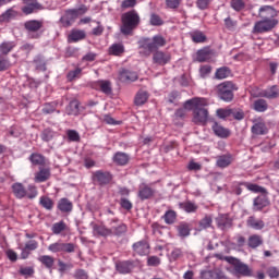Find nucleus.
Listing matches in <instances>:
<instances>
[{
	"instance_id": "obj_1",
	"label": "nucleus",
	"mask_w": 279,
	"mask_h": 279,
	"mask_svg": "<svg viewBox=\"0 0 279 279\" xmlns=\"http://www.w3.org/2000/svg\"><path fill=\"white\" fill-rule=\"evenodd\" d=\"M140 54L143 58H149L154 51H158L160 47H165L167 45V39L162 37V35H155L153 38L144 37L140 39Z\"/></svg>"
},
{
	"instance_id": "obj_2",
	"label": "nucleus",
	"mask_w": 279,
	"mask_h": 279,
	"mask_svg": "<svg viewBox=\"0 0 279 279\" xmlns=\"http://www.w3.org/2000/svg\"><path fill=\"white\" fill-rule=\"evenodd\" d=\"M122 25L120 27L121 33L124 36H130L138 27L141 23V16L136 10L128 11L121 16Z\"/></svg>"
},
{
	"instance_id": "obj_3",
	"label": "nucleus",
	"mask_w": 279,
	"mask_h": 279,
	"mask_svg": "<svg viewBox=\"0 0 279 279\" xmlns=\"http://www.w3.org/2000/svg\"><path fill=\"white\" fill-rule=\"evenodd\" d=\"M246 189L252 193H262V195L254 198L253 210H263V208L269 206V198L267 197L269 192H267V189L254 183H246Z\"/></svg>"
},
{
	"instance_id": "obj_4",
	"label": "nucleus",
	"mask_w": 279,
	"mask_h": 279,
	"mask_svg": "<svg viewBox=\"0 0 279 279\" xmlns=\"http://www.w3.org/2000/svg\"><path fill=\"white\" fill-rule=\"evenodd\" d=\"M206 106H208V100L203 98L199 105L196 108H194L193 123H195L196 125H206V123H208L209 113Z\"/></svg>"
},
{
	"instance_id": "obj_5",
	"label": "nucleus",
	"mask_w": 279,
	"mask_h": 279,
	"mask_svg": "<svg viewBox=\"0 0 279 279\" xmlns=\"http://www.w3.org/2000/svg\"><path fill=\"white\" fill-rule=\"evenodd\" d=\"M217 90L219 99L230 102L234 99V90H239V87L232 82H223L217 86Z\"/></svg>"
},
{
	"instance_id": "obj_6",
	"label": "nucleus",
	"mask_w": 279,
	"mask_h": 279,
	"mask_svg": "<svg viewBox=\"0 0 279 279\" xmlns=\"http://www.w3.org/2000/svg\"><path fill=\"white\" fill-rule=\"evenodd\" d=\"M86 12H88V9L86 8V5H82L78 9H70L60 19V22L62 23V25H64V27H71V25L73 24V21H75L77 16L82 14H86Z\"/></svg>"
},
{
	"instance_id": "obj_7",
	"label": "nucleus",
	"mask_w": 279,
	"mask_h": 279,
	"mask_svg": "<svg viewBox=\"0 0 279 279\" xmlns=\"http://www.w3.org/2000/svg\"><path fill=\"white\" fill-rule=\"evenodd\" d=\"M225 260H227V263H230V265H233V269L235 274H239V276H252V269H250V266H247V264L241 262V259L227 256L225 257Z\"/></svg>"
},
{
	"instance_id": "obj_8",
	"label": "nucleus",
	"mask_w": 279,
	"mask_h": 279,
	"mask_svg": "<svg viewBox=\"0 0 279 279\" xmlns=\"http://www.w3.org/2000/svg\"><path fill=\"white\" fill-rule=\"evenodd\" d=\"M278 25V20H260L255 23L253 34H265L271 32Z\"/></svg>"
},
{
	"instance_id": "obj_9",
	"label": "nucleus",
	"mask_w": 279,
	"mask_h": 279,
	"mask_svg": "<svg viewBox=\"0 0 279 279\" xmlns=\"http://www.w3.org/2000/svg\"><path fill=\"white\" fill-rule=\"evenodd\" d=\"M43 25H45V23L38 20H29L24 23V27L28 32L29 38H35V39L40 38L41 34L36 32H39V29H43Z\"/></svg>"
},
{
	"instance_id": "obj_10",
	"label": "nucleus",
	"mask_w": 279,
	"mask_h": 279,
	"mask_svg": "<svg viewBox=\"0 0 279 279\" xmlns=\"http://www.w3.org/2000/svg\"><path fill=\"white\" fill-rule=\"evenodd\" d=\"M49 252L58 253L63 252L65 254H73L75 252V244L74 243H64L62 241H58L52 243L48 246Z\"/></svg>"
},
{
	"instance_id": "obj_11",
	"label": "nucleus",
	"mask_w": 279,
	"mask_h": 279,
	"mask_svg": "<svg viewBox=\"0 0 279 279\" xmlns=\"http://www.w3.org/2000/svg\"><path fill=\"white\" fill-rule=\"evenodd\" d=\"M93 182L99 184V186H106L112 182V174L108 171L98 170L93 173Z\"/></svg>"
},
{
	"instance_id": "obj_12",
	"label": "nucleus",
	"mask_w": 279,
	"mask_h": 279,
	"mask_svg": "<svg viewBox=\"0 0 279 279\" xmlns=\"http://www.w3.org/2000/svg\"><path fill=\"white\" fill-rule=\"evenodd\" d=\"M258 16L262 20L277 21L278 11L271 5H264L259 8Z\"/></svg>"
},
{
	"instance_id": "obj_13",
	"label": "nucleus",
	"mask_w": 279,
	"mask_h": 279,
	"mask_svg": "<svg viewBox=\"0 0 279 279\" xmlns=\"http://www.w3.org/2000/svg\"><path fill=\"white\" fill-rule=\"evenodd\" d=\"M117 221H119V219H112L109 223L111 235H113V236L125 235L128 233V225H125V223L114 225V223H117Z\"/></svg>"
},
{
	"instance_id": "obj_14",
	"label": "nucleus",
	"mask_w": 279,
	"mask_h": 279,
	"mask_svg": "<svg viewBox=\"0 0 279 279\" xmlns=\"http://www.w3.org/2000/svg\"><path fill=\"white\" fill-rule=\"evenodd\" d=\"M153 62L154 64H159V66H165V64H169V62H171V54L156 50L153 54Z\"/></svg>"
},
{
	"instance_id": "obj_15",
	"label": "nucleus",
	"mask_w": 279,
	"mask_h": 279,
	"mask_svg": "<svg viewBox=\"0 0 279 279\" xmlns=\"http://www.w3.org/2000/svg\"><path fill=\"white\" fill-rule=\"evenodd\" d=\"M217 227L220 230H228L232 228V219L228 216V214H221L216 218Z\"/></svg>"
},
{
	"instance_id": "obj_16",
	"label": "nucleus",
	"mask_w": 279,
	"mask_h": 279,
	"mask_svg": "<svg viewBox=\"0 0 279 279\" xmlns=\"http://www.w3.org/2000/svg\"><path fill=\"white\" fill-rule=\"evenodd\" d=\"M138 197L142 199V202H145V199H149V197L154 196V190L149 187L147 184L142 183L138 187Z\"/></svg>"
},
{
	"instance_id": "obj_17",
	"label": "nucleus",
	"mask_w": 279,
	"mask_h": 279,
	"mask_svg": "<svg viewBox=\"0 0 279 279\" xmlns=\"http://www.w3.org/2000/svg\"><path fill=\"white\" fill-rule=\"evenodd\" d=\"M133 250L140 256H147L149 254V244L146 241H140L133 244Z\"/></svg>"
},
{
	"instance_id": "obj_18",
	"label": "nucleus",
	"mask_w": 279,
	"mask_h": 279,
	"mask_svg": "<svg viewBox=\"0 0 279 279\" xmlns=\"http://www.w3.org/2000/svg\"><path fill=\"white\" fill-rule=\"evenodd\" d=\"M211 130L219 138H228V136H230V131L217 122H214Z\"/></svg>"
},
{
	"instance_id": "obj_19",
	"label": "nucleus",
	"mask_w": 279,
	"mask_h": 279,
	"mask_svg": "<svg viewBox=\"0 0 279 279\" xmlns=\"http://www.w3.org/2000/svg\"><path fill=\"white\" fill-rule=\"evenodd\" d=\"M213 58V50L203 48L196 52V62H208Z\"/></svg>"
},
{
	"instance_id": "obj_20",
	"label": "nucleus",
	"mask_w": 279,
	"mask_h": 279,
	"mask_svg": "<svg viewBox=\"0 0 279 279\" xmlns=\"http://www.w3.org/2000/svg\"><path fill=\"white\" fill-rule=\"evenodd\" d=\"M12 192L17 199H23V197H27V190H25V186H23L22 183H14L12 185Z\"/></svg>"
},
{
	"instance_id": "obj_21",
	"label": "nucleus",
	"mask_w": 279,
	"mask_h": 279,
	"mask_svg": "<svg viewBox=\"0 0 279 279\" xmlns=\"http://www.w3.org/2000/svg\"><path fill=\"white\" fill-rule=\"evenodd\" d=\"M136 80H138L136 72H131L128 70L120 72V81L124 83L136 82Z\"/></svg>"
},
{
	"instance_id": "obj_22",
	"label": "nucleus",
	"mask_w": 279,
	"mask_h": 279,
	"mask_svg": "<svg viewBox=\"0 0 279 279\" xmlns=\"http://www.w3.org/2000/svg\"><path fill=\"white\" fill-rule=\"evenodd\" d=\"M86 38V32L80 29H73L68 37L69 43H80Z\"/></svg>"
},
{
	"instance_id": "obj_23",
	"label": "nucleus",
	"mask_w": 279,
	"mask_h": 279,
	"mask_svg": "<svg viewBox=\"0 0 279 279\" xmlns=\"http://www.w3.org/2000/svg\"><path fill=\"white\" fill-rule=\"evenodd\" d=\"M51 178L49 168H43L35 174V182H47Z\"/></svg>"
},
{
	"instance_id": "obj_24",
	"label": "nucleus",
	"mask_w": 279,
	"mask_h": 279,
	"mask_svg": "<svg viewBox=\"0 0 279 279\" xmlns=\"http://www.w3.org/2000/svg\"><path fill=\"white\" fill-rule=\"evenodd\" d=\"M113 162H116V165H120V167H123L130 162V156L125 153L118 151L113 156Z\"/></svg>"
},
{
	"instance_id": "obj_25",
	"label": "nucleus",
	"mask_w": 279,
	"mask_h": 279,
	"mask_svg": "<svg viewBox=\"0 0 279 279\" xmlns=\"http://www.w3.org/2000/svg\"><path fill=\"white\" fill-rule=\"evenodd\" d=\"M148 99H149V94L146 90H140L135 95L134 104L135 106H144V104H147Z\"/></svg>"
},
{
	"instance_id": "obj_26",
	"label": "nucleus",
	"mask_w": 279,
	"mask_h": 279,
	"mask_svg": "<svg viewBox=\"0 0 279 279\" xmlns=\"http://www.w3.org/2000/svg\"><path fill=\"white\" fill-rule=\"evenodd\" d=\"M65 112L69 116L77 117V114H80V101H70L69 106L65 108Z\"/></svg>"
},
{
	"instance_id": "obj_27",
	"label": "nucleus",
	"mask_w": 279,
	"mask_h": 279,
	"mask_svg": "<svg viewBox=\"0 0 279 279\" xmlns=\"http://www.w3.org/2000/svg\"><path fill=\"white\" fill-rule=\"evenodd\" d=\"M58 208L61 213H71L73 210V203L69 198H61L58 203Z\"/></svg>"
},
{
	"instance_id": "obj_28",
	"label": "nucleus",
	"mask_w": 279,
	"mask_h": 279,
	"mask_svg": "<svg viewBox=\"0 0 279 279\" xmlns=\"http://www.w3.org/2000/svg\"><path fill=\"white\" fill-rule=\"evenodd\" d=\"M247 227L253 228V230H263V228H265V221L255 219L254 216H251L247 219Z\"/></svg>"
},
{
	"instance_id": "obj_29",
	"label": "nucleus",
	"mask_w": 279,
	"mask_h": 279,
	"mask_svg": "<svg viewBox=\"0 0 279 279\" xmlns=\"http://www.w3.org/2000/svg\"><path fill=\"white\" fill-rule=\"evenodd\" d=\"M216 165L220 169H226V167L232 165V157L230 155H221L218 157Z\"/></svg>"
},
{
	"instance_id": "obj_30",
	"label": "nucleus",
	"mask_w": 279,
	"mask_h": 279,
	"mask_svg": "<svg viewBox=\"0 0 279 279\" xmlns=\"http://www.w3.org/2000/svg\"><path fill=\"white\" fill-rule=\"evenodd\" d=\"M248 247H252V250H256V247H260L263 245V236L258 234H253L248 238L247 242Z\"/></svg>"
},
{
	"instance_id": "obj_31",
	"label": "nucleus",
	"mask_w": 279,
	"mask_h": 279,
	"mask_svg": "<svg viewBox=\"0 0 279 279\" xmlns=\"http://www.w3.org/2000/svg\"><path fill=\"white\" fill-rule=\"evenodd\" d=\"M262 97H265L266 99H278L279 92L277 86H272L268 89H265L260 94Z\"/></svg>"
},
{
	"instance_id": "obj_32",
	"label": "nucleus",
	"mask_w": 279,
	"mask_h": 279,
	"mask_svg": "<svg viewBox=\"0 0 279 279\" xmlns=\"http://www.w3.org/2000/svg\"><path fill=\"white\" fill-rule=\"evenodd\" d=\"M93 230H94V234L96 236H110L111 235L110 229L106 228V226L95 225Z\"/></svg>"
},
{
	"instance_id": "obj_33",
	"label": "nucleus",
	"mask_w": 279,
	"mask_h": 279,
	"mask_svg": "<svg viewBox=\"0 0 279 279\" xmlns=\"http://www.w3.org/2000/svg\"><path fill=\"white\" fill-rule=\"evenodd\" d=\"M179 208H181V210H184L185 213H197L198 207L195 203L187 201L184 203H180Z\"/></svg>"
},
{
	"instance_id": "obj_34",
	"label": "nucleus",
	"mask_w": 279,
	"mask_h": 279,
	"mask_svg": "<svg viewBox=\"0 0 279 279\" xmlns=\"http://www.w3.org/2000/svg\"><path fill=\"white\" fill-rule=\"evenodd\" d=\"M208 228H213V216L206 215L198 222V230H208Z\"/></svg>"
},
{
	"instance_id": "obj_35",
	"label": "nucleus",
	"mask_w": 279,
	"mask_h": 279,
	"mask_svg": "<svg viewBox=\"0 0 279 279\" xmlns=\"http://www.w3.org/2000/svg\"><path fill=\"white\" fill-rule=\"evenodd\" d=\"M116 269L119 271V274H130V271H132V263L120 262L116 265Z\"/></svg>"
},
{
	"instance_id": "obj_36",
	"label": "nucleus",
	"mask_w": 279,
	"mask_h": 279,
	"mask_svg": "<svg viewBox=\"0 0 279 279\" xmlns=\"http://www.w3.org/2000/svg\"><path fill=\"white\" fill-rule=\"evenodd\" d=\"M253 108L256 112H265L269 108V105H267V100L265 99H257L254 101Z\"/></svg>"
},
{
	"instance_id": "obj_37",
	"label": "nucleus",
	"mask_w": 279,
	"mask_h": 279,
	"mask_svg": "<svg viewBox=\"0 0 279 279\" xmlns=\"http://www.w3.org/2000/svg\"><path fill=\"white\" fill-rule=\"evenodd\" d=\"M252 132L256 134L257 136H260L263 134H267V126L265 125V122H256L252 126Z\"/></svg>"
},
{
	"instance_id": "obj_38",
	"label": "nucleus",
	"mask_w": 279,
	"mask_h": 279,
	"mask_svg": "<svg viewBox=\"0 0 279 279\" xmlns=\"http://www.w3.org/2000/svg\"><path fill=\"white\" fill-rule=\"evenodd\" d=\"M14 47H16L14 41H4L0 45V53H2V56H8Z\"/></svg>"
},
{
	"instance_id": "obj_39",
	"label": "nucleus",
	"mask_w": 279,
	"mask_h": 279,
	"mask_svg": "<svg viewBox=\"0 0 279 279\" xmlns=\"http://www.w3.org/2000/svg\"><path fill=\"white\" fill-rule=\"evenodd\" d=\"M202 100H204V98H192L190 100H186L183 105V109L195 110V108H197Z\"/></svg>"
},
{
	"instance_id": "obj_40",
	"label": "nucleus",
	"mask_w": 279,
	"mask_h": 279,
	"mask_svg": "<svg viewBox=\"0 0 279 279\" xmlns=\"http://www.w3.org/2000/svg\"><path fill=\"white\" fill-rule=\"evenodd\" d=\"M124 52H125V47L123 46V44H113L109 48V53L111 56H121Z\"/></svg>"
},
{
	"instance_id": "obj_41",
	"label": "nucleus",
	"mask_w": 279,
	"mask_h": 279,
	"mask_svg": "<svg viewBox=\"0 0 279 279\" xmlns=\"http://www.w3.org/2000/svg\"><path fill=\"white\" fill-rule=\"evenodd\" d=\"M33 62L37 71H47V63L45 62V58L43 56H36Z\"/></svg>"
},
{
	"instance_id": "obj_42",
	"label": "nucleus",
	"mask_w": 279,
	"mask_h": 279,
	"mask_svg": "<svg viewBox=\"0 0 279 279\" xmlns=\"http://www.w3.org/2000/svg\"><path fill=\"white\" fill-rule=\"evenodd\" d=\"M99 88L105 95H112V83L110 81H100Z\"/></svg>"
},
{
	"instance_id": "obj_43",
	"label": "nucleus",
	"mask_w": 279,
	"mask_h": 279,
	"mask_svg": "<svg viewBox=\"0 0 279 279\" xmlns=\"http://www.w3.org/2000/svg\"><path fill=\"white\" fill-rule=\"evenodd\" d=\"M193 43H206V35L202 31H194L190 33Z\"/></svg>"
},
{
	"instance_id": "obj_44",
	"label": "nucleus",
	"mask_w": 279,
	"mask_h": 279,
	"mask_svg": "<svg viewBox=\"0 0 279 279\" xmlns=\"http://www.w3.org/2000/svg\"><path fill=\"white\" fill-rule=\"evenodd\" d=\"M14 16H16L14 10L9 9L0 15V23H9L10 21H12V19H14Z\"/></svg>"
},
{
	"instance_id": "obj_45",
	"label": "nucleus",
	"mask_w": 279,
	"mask_h": 279,
	"mask_svg": "<svg viewBox=\"0 0 279 279\" xmlns=\"http://www.w3.org/2000/svg\"><path fill=\"white\" fill-rule=\"evenodd\" d=\"M56 138V132L51 129H46L41 132V141L45 143H49V141H53Z\"/></svg>"
},
{
	"instance_id": "obj_46",
	"label": "nucleus",
	"mask_w": 279,
	"mask_h": 279,
	"mask_svg": "<svg viewBox=\"0 0 279 279\" xmlns=\"http://www.w3.org/2000/svg\"><path fill=\"white\" fill-rule=\"evenodd\" d=\"M216 78L217 80H226V77H230V69L227 68V66H223V68H219L217 71H216Z\"/></svg>"
},
{
	"instance_id": "obj_47",
	"label": "nucleus",
	"mask_w": 279,
	"mask_h": 279,
	"mask_svg": "<svg viewBox=\"0 0 279 279\" xmlns=\"http://www.w3.org/2000/svg\"><path fill=\"white\" fill-rule=\"evenodd\" d=\"M39 263L45 265L48 269H51L53 267V257L49 255H43L38 258Z\"/></svg>"
},
{
	"instance_id": "obj_48",
	"label": "nucleus",
	"mask_w": 279,
	"mask_h": 279,
	"mask_svg": "<svg viewBox=\"0 0 279 279\" xmlns=\"http://www.w3.org/2000/svg\"><path fill=\"white\" fill-rule=\"evenodd\" d=\"M39 204L43 206V208H46V210H52L53 208V201L47 196H41Z\"/></svg>"
},
{
	"instance_id": "obj_49",
	"label": "nucleus",
	"mask_w": 279,
	"mask_h": 279,
	"mask_svg": "<svg viewBox=\"0 0 279 279\" xmlns=\"http://www.w3.org/2000/svg\"><path fill=\"white\" fill-rule=\"evenodd\" d=\"M179 236L186 238L191 234V228L186 223H181L178 226Z\"/></svg>"
},
{
	"instance_id": "obj_50",
	"label": "nucleus",
	"mask_w": 279,
	"mask_h": 279,
	"mask_svg": "<svg viewBox=\"0 0 279 279\" xmlns=\"http://www.w3.org/2000/svg\"><path fill=\"white\" fill-rule=\"evenodd\" d=\"M64 230H66V223H64V221H59L52 225L53 234H61Z\"/></svg>"
},
{
	"instance_id": "obj_51",
	"label": "nucleus",
	"mask_w": 279,
	"mask_h": 279,
	"mask_svg": "<svg viewBox=\"0 0 279 279\" xmlns=\"http://www.w3.org/2000/svg\"><path fill=\"white\" fill-rule=\"evenodd\" d=\"M175 211L173 210H168L165 216H163V219H165V222L168 223L169 226H171V223H175Z\"/></svg>"
},
{
	"instance_id": "obj_52",
	"label": "nucleus",
	"mask_w": 279,
	"mask_h": 279,
	"mask_svg": "<svg viewBox=\"0 0 279 279\" xmlns=\"http://www.w3.org/2000/svg\"><path fill=\"white\" fill-rule=\"evenodd\" d=\"M29 160L33 165H45V157L40 154H32Z\"/></svg>"
},
{
	"instance_id": "obj_53",
	"label": "nucleus",
	"mask_w": 279,
	"mask_h": 279,
	"mask_svg": "<svg viewBox=\"0 0 279 279\" xmlns=\"http://www.w3.org/2000/svg\"><path fill=\"white\" fill-rule=\"evenodd\" d=\"M216 114L218 119H228L232 116V109H218Z\"/></svg>"
},
{
	"instance_id": "obj_54",
	"label": "nucleus",
	"mask_w": 279,
	"mask_h": 279,
	"mask_svg": "<svg viewBox=\"0 0 279 279\" xmlns=\"http://www.w3.org/2000/svg\"><path fill=\"white\" fill-rule=\"evenodd\" d=\"M231 8H233L235 12H241V10L245 8V2H243V0H231Z\"/></svg>"
},
{
	"instance_id": "obj_55",
	"label": "nucleus",
	"mask_w": 279,
	"mask_h": 279,
	"mask_svg": "<svg viewBox=\"0 0 279 279\" xmlns=\"http://www.w3.org/2000/svg\"><path fill=\"white\" fill-rule=\"evenodd\" d=\"M225 26L230 32H234V29L236 28V21L232 20V17H227L225 19Z\"/></svg>"
},
{
	"instance_id": "obj_56",
	"label": "nucleus",
	"mask_w": 279,
	"mask_h": 279,
	"mask_svg": "<svg viewBox=\"0 0 279 279\" xmlns=\"http://www.w3.org/2000/svg\"><path fill=\"white\" fill-rule=\"evenodd\" d=\"M38 195V191L36 190L35 185H28V189L26 191V197L28 199H34Z\"/></svg>"
},
{
	"instance_id": "obj_57",
	"label": "nucleus",
	"mask_w": 279,
	"mask_h": 279,
	"mask_svg": "<svg viewBox=\"0 0 279 279\" xmlns=\"http://www.w3.org/2000/svg\"><path fill=\"white\" fill-rule=\"evenodd\" d=\"M210 3H213V0H196V8H198V10H208Z\"/></svg>"
},
{
	"instance_id": "obj_58",
	"label": "nucleus",
	"mask_w": 279,
	"mask_h": 279,
	"mask_svg": "<svg viewBox=\"0 0 279 279\" xmlns=\"http://www.w3.org/2000/svg\"><path fill=\"white\" fill-rule=\"evenodd\" d=\"M138 0H123L121 2V9L122 10H128L130 8H134L136 5Z\"/></svg>"
},
{
	"instance_id": "obj_59",
	"label": "nucleus",
	"mask_w": 279,
	"mask_h": 279,
	"mask_svg": "<svg viewBox=\"0 0 279 279\" xmlns=\"http://www.w3.org/2000/svg\"><path fill=\"white\" fill-rule=\"evenodd\" d=\"M210 71H213V68H210V65H202L199 68L201 77H208V75H210Z\"/></svg>"
},
{
	"instance_id": "obj_60",
	"label": "nucleus",
	"mask_w": 279,
	"mask_h": 279,
	"mask_svg": "<svg viewBox=\"0 0 279 279\" xmlns=\"http://www.w3.org/2000/svg\"><path fill=\"white\" fill-rule=\"evenodd\" d=\"M73 278L75 279H88V272H86V270L84 269H76Z\"/></svg>"
},
{
	"instance_id": "obj_61",
	"label": "nucleus",
	"mask_w": 279,
	"mask_h": 279,
	"mask_svg": "<svg viewBox=\"0 0 279 279\" xmlns=\"http://www.w3.org/2000/svg\"><path fill=\"white\" fill-rule=\"evenodd\" d=\"M68 138L69 141L77 143V141H80V133H77L75 130H70L68 131Z\"/></svg>"
},
{
	"instance_id": "obj_62",
	"label": "nucleus",
	"mask_w": 279,
	"mask_h": 279,
	"mask_svg": "<svg viewBox=\"0 0 279 279\" xmlns=\"http://www.w3.org/2000/svg\"><path fill=\"white\" fill-rule=\"evenodd\" d=\"M150 25H154V26L162 25V19H160L159 15L153 13L150 15Z\"/></svg>"
},
{
	"instance_id": "obj_63",
	"label": "nucleus",
	"mask_w": 279,
	"mask_h": 279,
	"mask_svg": "<svg viewBox=\"0 0 279 279\" xmlns=\"http://www.w3.org/2000/svg\"><path fill=\"white\" fill-rule=\"evenodd\" d=\"M20 274H21V276H26V277L34 276V268H32V267H21L20 268Z\"/></svg>"
},
{
	"instance_id": "obj_64",
	"label": "nucleus",
	"mask_w": 279,
	"mask_h": 279,
	"mask_svg": "<svg viewBox=\"0 0 279 279\" xmlns=\"http://www.w3.org/2000/svg\"><path fill=\"white\" fill-rule=\"evenodd\" d=\"M267 275L269 278H278L279 277V270L276 267H269L267 269Z\"/></svg>"
}]
</instances>
